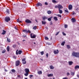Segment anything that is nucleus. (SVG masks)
<instances>
[{
	"instance_id": "1",
	"label": "nucleus",
	"mask_w": 79,
	"mask_h": 79,
	"mask_svg": "<svg viewBox=\"0 0 79 79\" xmlns=\"http://www.w3.org/2000/svg\"><path fill=\"white\" fill-rule=\"evenodd\" d=\"M55 8H58L59 10H60V9H62V8H63V6H61V5H58V6H55Z\"/></svg>"
},
{
	"instance_id": "2",
	"label": "nucleus",
	"mask_w": 79,
	"mask_h": 79,
	"mask_svg": "<svg viewBox=\"0 0 79 79\" xmlns=\"http://www.w3.org/2000/svg\"><path fill=\"white\" fill-rule=\"evenodd\" d=\"M9 21H10V18L7 17L5 18V21L6 22H8Z\"/></svg>"
},
{
	"instance_id": "3",
	"label": "nucleus",
	"mask_w": 79,
	"mask_h": 79,
	"mask_svg": "<svg viewBox=\"0 0 79 79\" xmlns=\"http://www.w3.org/2000/svg\"><path fill=\"white\" fill-rule=\"evenodd\" d=\"M20 64V61L19 60H17L16 61V63H15V65L16 66H19V65Z\"/></svg>"
},
{
	"instance_id": "4",
	"label": "nucleus",
	"mask_w": 79,
	"mask_h": 79,
	"mask_svg": "<svg viewBox=\"0 0 79 79\" xmlns=\"http://www.w3.org/2000/svg\"><path fill=\"white\" fill-rule=\"evenodd\" d=\"M30 35L31 38H32V39H35V38L36 36L34 34H31Z\"/></svg>"
},
{
	"instance_id": "5",
	"label": "nucleus",
	"mask_w": 79,
	"mask_h": 79,
	"mask_svg": "<svg viewBox=\"0 0 79 79\" xmlns=\"http://www.w3.org/2000/svg\"><path fill=\"white\" fill-rule=\"evenodd\" d=\"M22 61L23 64H26V59L24 58L22 59Z\"/></svg>"
},
{
	"instance_id": "6",
	"label": "nucleus",
	"mask_w": 79,
	"mask_h": 79,
	"mask_svg": "<svg viewBox=\"0 0 79 79\" xmlns=\"http://www.w3.org/2000/svg\"><path fill=\"white\" fill-rule=\"evenodd\" d=\"M23 32H26V33H31V31L30 30H28V31L26 30H23Z\"/></svg>"
},
{
	"instance_id": "7",
	"label": "nucleus",
	"mask_w": 79,
	"mask_h": 79,
	"mask_svg": "<svg viewBox=\"0 0 79 79\" xmlns=\"http://www.w3.org/2000/svg\"><path fill=\"white\" fill-rule=\"evenodd\" d=\"M77 53V52H73L72 53V56H75V57H76Z\"/></svg>"
},
{
	"instance_id": "8",
	"label": "nucleus",
	"mask_w": 79,
	"mask_h": 79,
	"mask_svg": "<svg viewBox=\"0 0 79 79\" xmlns=\"http://www.w3.org/2000/svg\"><path fill=\"white\" fill-rule=\"evenodd\" d=\"M26 23H31L32 22L31 20L29 19H27L25 21Z\"/></svg>"
},
{
	"instance_id": "9",
	"label": "nucleus",
	"mask_w": 79,
	"mask_h": 79,
	"mask_svg": "<svg viewBox=\"0 0 79 79\" xmlns=\"http://www.w3.org/2000/svg\"><path fill=\"white\" fill-rule=\"evenodd\" d=\"M73 8V6L71 5H70L69 6V10H71Z\"/></svg>"
},
{
	"instance_id": "10",
	"label": "nucleus",
	"mask_w": 79,
	"mask_h": 79,
	"mask_svg": "<svg viewBox=\"0 0 79 79\" xmlns=\"http://www.w3.org/2000/svg\"><path fill=\"white\" fill-rule=\"evenodd\" d=\"M54 53L55 55H56V54H57L59 53V51H58V50H57L56 51H55Z\"/></svg>"
},
{
	"instance_id": "11",
	"label": "nucleus",
	"mask_w": 79,
	"mask_h": 79,
	"mask_svg": "<svg viewBox=\"0 0 79 79\" xmlns=\"http://www.w3.org/2000/svg\"><path fill=\"white\" fill-rule=\"evenodd\" d=\"M25 71L26 73H29V70L28 69H25Z\"/></svg>"
},
{
	"instance_id": "12",
	"label": "nucleus",
	"mask_w": 79,
	"mask_h": 79,
	"mask_svg": "<svg viewBox=\"0 0 79 79\" xmlns=\"http://www.w3.org/2000/svg\"><path fill=\"white\" fill-rule=\"evenodd\" d=\"M37 6H42V4L40 3L39 2L36 4Z\"/></svg>"
},
{
	"instance_id": "13",
	"label": "nucleus",
	"mask_w": 79,
	"mask_h": 79,
	"mask_svg": "<svg viewBox=\"0 0 79 79\" xmlns=\"http://www.w3.org/2000/svg\"><path fill=\"white\" fill-rule=\"evenodd\" d=\"M71 20H72L73 23H75L76 22V19L74 18H73L71 19Z\"/></svg>"
},
{
	"instance_id": "14",
	"label": "nucleus",
	"mask_w": 79,
	"mask_h": 79,
	"mask_svg": "<svg viewBox=\"0 0 79 79\" xmlns=\"http://www.w3.org/2000/svg\"><path fill=\"white\" fill-rule=\"evenodd\" d=\"M59 13H60V14H62V13H63V11H62V10L59 9Z\"/></svg>"
},
{
	"instance_id": "15",
	"label": "nucleus",
	"mask_w": 79,
	"mask_h": 79,
	"mask_svg": "<svg viewBox=\"0 0 79 79\" xmlns=\"http://www.w3.org/2000/svg\"><path fill=\"white\" fill-rule=\"evenodd\" d=\"M37 73L38 74H42V72L41 71H38Z\"/></svg>"
},
{
	"instance_id": "16",
	"label": "nucleus",
	"mask_w": 79,
	"mask_h": 79,
	"mask_svg": "<svg viewBox=\"0 0 79 79\" xmlns=\"http://www.w3.org/2000/svg\"><path fill=\"white\" fill-rule=\"evenodd\" d=\"M69 65H71L73 64V62L72 61H69Z\"/></svg>"
},
{
	"instance_id": "17",
	"label": "nucleus",
	"mask_w": 79,
	"mask_h": 79,
	"mask_svg": "<svg viewBox=\"0 0 79 79\" xmlns=\"http://www.w3.org/2000/svg\"><path fill=\"white\" fill-rule=\"evenodd\" d=\"M53 19L55 20V21H58V18L56 17H54Z\"/></svg>"
},
{
	"instance_id": "18",
	"label": "nucleus",
	"mask_w": 79,
	"mask_h": 79,
	"mask_svg": "<svg viewBox=\"0 0 79 79\" xmlns=\"http://www.w3.org/2000/svg\"><path fill=\"white\" fill-rule=\"evenodd\" d=\"M53 74H48V77H51V76H53Z\"/></svg>"
},
{
	"instance_id": "19",
	"label": "nucleus",
	"mask_w": 79,
	"mask_h": 79,
	"mask_svg": "<svg viewBox=\"0 0 79 79\" xmlns=\"http://www.w3.org/2000/svg\"><path fill=\"white\" fill-rule=\"evenodd\" d=\"M65 44V41H63L61 44L62 46H64V44Z\"/></svg>"
},
{
	"instance_id": "20",
	"label": "nucleus",
	"mask_w": 79,
	"mask_h": 79,
	"mask_svg": "<svg viewBox=\"0 0 79 79\" xmlns=\"http://www.w3.org/2000/svg\"><path fill=\"white\" fill-rule=\"evenodd\" d=\"M76 57L78 58L79 57V53L77 52V54L76 55Z\"/></svg>"
},
{
	"instance_id": "21",
	"label": "nucleus",
	"mask_w": 79,
	"mask_h": 79,
	"mask_svg": "<svg viewBox=\"0 0 79 79\" xmlns=\"http://www.w3.org/2000/svg\"><path fill=\"white\" fill-rule=\"evenodd\" d=\"M7 40L8 42H11V40H10V39L8 38L7 39Z\"/></svg>"
},
{
	"instance_id": "22",
	"label": "nucleus",
	"mask_w": 79,
	"mask_h": 79,
	"mask_svg": "<svg viewBox=\"0 0 79 79\" xmlns=\"http://www.w3.org/2000/svg\"><path fill=\"white\" fill-rule=\"evenodd\" d=\"M43 19L44 21L45 19H47V17H46V16L43 17Z\"/></svg>"
},
{
	"instance_id": "23",
	"label": "nucleus",
	"mask_w": 79,
	"mask_h": 79,
	"mask_svg": "<svg viewBox=\"0 0 79 79\" xmlns=\"http://www.w3.org/2000/svg\"><path fill=\"white\" fill-rule=\"evenodd\" d=\"M3 32L2 33V35H4L6 33V31L4 30H3Z\"/></svg>"
},
{
	"instance_id": "24",
	"label": "nucleus",
	"mask_w": 79,
	"mask_h": 79,
	"mask_svg": "<svg viewBox=\"0 0 79 79\" xmlns=\"http://www.w3.org/2000/svg\"><path fill=\"white\" fill-rule=\"evenodd\" d=\"M7 52H9L10 51V47L7 46L6 48Z\"/></svg>"
},
{
	"instance_id": "25",
	"label": "nucleus",
	"mask_w": 79,
	"mask_h": 79,
	"mask_svg": "<svg viewBox=\"0 0 79 79\" xmlns=\"http://www.w3.org/2000/svg\"><path fill=\"white\" fill-rule=\"evenodd\" d=\"M77 68H79V65H77L75 66V69H77Z\"/></svg>"
},
{
	"instance_id": "26",
	"label": "nucleus",
	"mask_w": 79,
	"mask_h": 79,
	"mask_svg": "<svg viewBox=\"0 0 79 79\" xmlns=\"http://www.w3.org/2000/svg\"><path fill=\"white\" fill-rule=\"evenodd\" d=\"M18 54H19L20 55H21V53H22V51H19L18 52Z\"/></svg>"
},
{
	"instance_id": "27",
	"label": "nucleus",
	"mask_w": 79,
	"mask_h": 79,
	"mask_svg": "<svg viewBox=\"0 0 79 79\" xmlns=\"http://www.w3.org/2000/svg\"><path fill=\"white\" fill-rule=\"evenodd\" d=\"M47 13L49 15H50L52 13V11H50V10H48V11Z\"/></svg>"
},
{
	"instance_id": "28",
	"label": "nucleus",
	"mask_w": 79,
	"mask_h": 79,
	"mask_svg": "<svg viewBox=\"0 0 79 79\" xmlns=\"http://www.w3.org/2000/svg\"><path fill=\"white\" fill-rule=\"evenodd\" d=\"M52 17H51L50 18H48V20L49 21H50L52 20Z\"/></svg>"
},
{
	"instance_id": "29",
	"label": "nucleus",
	"mask_w": 79,
	"mask_h": 79,
	"mask_svg": "<svg viewBox=\"0 0 79 79\" xmlns=\"http://www.w3.org/2000/svg\"><path fill=\"white\" fill-rule=\"evenodd\" d=\"M37 26H35L33 27V29H34V30H35L36 29H37Z\"/></svg>"
},
{
	"instance_id": "30",
	"label": "nucleus",
	"mask_w": 79,
	"mask_h": 79,
	"mask_svg": "<svg viewBox=\"0 0 79 79\" xmlns=\"http://www.w3.org/2000/svg\"><path fill=\"white\" fill-rule=\"evenodd\" d=\"M50 68L51 69H54V67L52 65L50 66Z\"/></svg>"
},
{
	"instance_id": "31",
	"label": "nucleus",
	"mask_w": 79,
	"mask_h": 79,
	"mask_svg": "<svg viewBox=\"0 0 79 79\" xmlns=\"http://www.w3.org/2000/svg\"><path fill=\"white\" fill-rule=\"evenodd\" d=\"M29 74V73H26L24 74V75L25 76H28V75Z\"/></svg>"
},
{
	"instance_id": "32",
	"label": "nucleus",
	"mask_w": 79,
	"mask_h": 79,
	"mask_svg": "<svg viewBox=\"0 0 79 79\" xmlns=\"http://www.w3.org/2000/svg\"><path fill=\"white\" fill-rule=\"evenodd\" d=\"M42 24H46V22H44L43 21H42Z\"/></svg>"
},
{
	"instance_id": "33",
	"label": "nucleus",
	"mask_w": 79,
	"mask_h": 79,
	"mask_svg": "<svg viewBox=\"0 0 79 79\" xmlns=\"http://www.w3.org/2000/svg\"><path fill=\"white\" fill-rule=\"evenodd\" d=\"M11 71L13 73H15V72H16V70H15L14 69H13L11 70Z\"/></svg>"
},
{
	"instance_id": "34",
	"label": "nucleus",
	"mask_w": 79,
	"mask_h": 79,
	"mask_svg": "<svg viewBox=\"0 0 79 79\" xmlns=\"http://www.w3.org/2000/svg\"><path fill=\"white\" fill-rule=\"evenodd\" d=\"M67 48L69 49V48H71V47H70V46L69 45H67Z\"/></svg>"
},
{
	"instance_id": "35",
	"label": "nucleus",
	"mask_w": 79,
	"mask_h": 79,
	"mask_svg": "<svg viewBox=\"0 0 79 79\" xmlns=\"http://www.w3.org/2000/svg\"><path fill=\"white\" fill-rule=\"evenodd\" d=\"M64 28H67L68 27V25L66 24H65L64 25Z\"/></svg>"
},
{
	"instance_id": "36",
	"label": "nucleus",
	"mask_w": 79,
	"mask_h": 79,
	"mask_svg": "<svg viewBox=\"0 0 79 79\" xmlns=\"http://www.w3.org/2000/svg\"><path fill=\"white\" fill-rule=\"evenodd\" d=\"M52 2L54 3H56V1L55 0H52Z\"/></svg>"
},
{
	"instance_id": "37",
	"label": "nucleus",
	"mask_w": 79,
	"mask_h": 79,
	"mask_svg": "<svg viewBox=\"0 0 79 79\" xmlns=\"http://www.w3.org/2000/svg\"><path fill=\"white\" fill-rule=\"evenodd\" d=\"M9 10L8 9H7V11H6V13H8V14H9Z\"/></svg>"
},
{
	"instance_id": "38",
	"label": "nucleus",
	"mask_w": 79,
	"mask_h": 79,
	"mask_svg": "<svg viewBox=\"0 0 79 79\" xmlns=\"http://www.w3.org/2000/svg\"><path fill=\"white\" fill-rule=\"evenodd\" d=\"M71 75H72L73 76L74 75V72H71Z\"/></svg>"
},
{
	"instance_id": "39",
	"label": "nucleus",
	"mask_w": 79,
	"mask_h": 79,
	"mask_svg": "<svg viewBox=\"0 0 79 79\" xmlns=\"http://www.w3.org/2000/svg\"><path fill=\"white\" fill-rule=\"evenodd\" d=\"M17 22H18V23H21L22 22L21 21L19 20V19L17 20Z\"/></svg>"
},
{
	"instance_id": "40",
	"label": "nucleus",
	"mask_w": 79,
	"mask_h": 79,
	"mask_svg": "<svg viewBox=\"0 0 79 79\" xmlns=\"http://www.w3.org/2000/svg\"><path fill=\"white\" fill-rule=\"evenodd\" d=\"M5 52H6V50L5 49H4L3 50V51L2 52V53H5Z\"/></svg>"
},
{
	"instance_id": "41",
	"label": "nucleus",
	"mask_w": 79,
	"mask_h": 79,
	"mask_svg": "<svg viewBox=\"0 0 79 79\" xmlns=\"http://www.w3.org/2000/svg\"><path fill=\"white\" fill-rule=\"evenodd\" d=\"M16 44H15L13 45L12 47L13 48H15L16 47Z\"/></svg>"
},
{
	"instance_id": "42",
	"label": "nucleus",
	"mask_w": 79,
	"mask_h": 79,
	"mask_svg": "<svg viewBox=\"0 0 79 79\" xmlns=\"http://www.w3.org/2000/svg\"><path fill=\"white\" fill-rule=\"evenodd\" d=\"M64 11L66 13H69L68 10H65Z\"/></svg>"
},
{
	"instance_id": "43",
	"label": "nucleus",
	"mask_w": 79,
	"mask_h": 79,
	"mask_svg": "<svg viewBox=\"0 0 79 79\" xmlns=\"http://www.w3.org/2000/svg\"><path fill=\"white\" fill-rule=\"evenodd\" d=\"M45 40H48L49 39L47 37H45Z\"/></svg>"
},
{
	"instance_id": "44",
	"label": "nucleus",
	"mask_w": 79,
	"mask_h": 79,
	"mask_svg": "<svg viewBox=\"0 0 79 79\" xmlns=\"http://www.w3.org/2000/svg\"><path fill=\"white\" fill-rule=\"evenodd\" d=\"M40 53L42 55H44V52L42 51L40 52Z\"/></svg>"
},
{
	"instance_id": "45",
	"label": "nucleus",
	"mask_w": 79,
	"mask_h": 79,
	"mask_svg": "<svg viewBox=\"0 0 79 79\" xmlns=\"http://www.w3.org/2000/svg\"><path fill=\"white\" fill-rule=\"evenodd\" d=\"M30 78H31L32 77H33V75H31L29 76Z\"/></svg>"
},
{
	"instance_id": "46",
	"label": "nucleus",
	"mask_w": 79,
	"mask_h": 79,
	"mask_svg": "<svg viewBox=\"0 0 79 79\" xmlns=\"http://www.w3.org/2000/svg\"><path fill=\"white\" fill-rule=\"evenodd\" d=\"M57 16H59V17H60V18H61V15H57Z\"/></svg>"
},
{
	"instance_id": "47",
	"label": "nucleus",
	"mask_w": 79,
	"mask_h": 79,
	"mask_svg": "<svg viewBox=\"0 0 79 79\" xmlns=\"http://www.w3.org/2000/svg\"><path fill=\"white\" fill-rule=\"evenodd\" d=\"M46 55L47 58H48V53H47L46 54Z\"/></svg>"
},
{
	"instance_id": "48",
	"label": "nucleus",
	"mask_w": 79,
	"mask_h": 79,
	"mask_svg": "<svg viewBox=\"0 0 79 79\" xmlns=\"http://www.w3.org/2000/svg\"><path fill=\"white\" fill-rule=\"evenodd\" d=\"M59 32H60V31L57 32L56 33V35H58V34H59Z\"/></svg>"
},
{
	"instance_id": "49",
	"label": "nucleus",
	"mask_w": 79,
	"mask_h": 79,
	"mask_svg": "<svg viewBox=\"0 0 79 79\" xmlns=\"http://www.w3.org/2000/svg\"><path fill=\"white\" fill-rule=\"evenodd\" d=\"M62 34L64 35H66V34L64 33V32H62Z\"/></svg>"
},
{
	"instance_id": "50",
	"label": "nucleus",
	"mask_w": 79,
	"mask_h": 79,
	"mask_svg": "<svg viewBox=\"0 0 79 79\" xmlns=\"http://www.w3.org/2000/svg\"><path fill=\"white\" fill-rule=\"evenodd\" d=\"M13 58H14V59H16V56H13Z\"/></svg>"
},
{
	"instance_id": "51",
	"label": "nucleus",
	"mask_w": 79,
	"mask_h": 79,
	"mask_svg": "<svg viewBox=\"0 0 79 79\" xmlns=\"http://www.w3.org/2000/svg\"><path fill=\"white\" fill-rule=\"evenodd\" d=\"M62 79H68V78L67 77H65L63 78Z\"/></svg>"
},
{
	"instance_id": "52",
	"label": "nucleus",
	"mask_w": 79,
	"mask_h": 79,
	"mask_svg": "<svg viewBox=\"0 0 79 79\" xmlns=\"http://www.w3.org/2000/svg\"><path fill=\"white\" fill-rule=\"evenodd\" d=\"M45 5H48V3H47V2H45Z\"/></svg>"
},
{
	"instance_id": "53",
	"label": "nucleus",
	"mask_w": 79,
	"mask_h": 79,
	"mask_svg": "<svg viewBox=\"0 0 79 79\" xmlns=\"http://www.w3.org/2000/svg\"><path fill=\"white\" fill-rule=\"evenodd\" d=\"M67 76H68L69 75V73H67Z\"/></svg>"
},
{
	"instance_id": "54",
	"label": "nucleus",
	"mask_w": 79,
	"mask_h": 79,
	"mask_svg": "<svg viewBox=\"0 0 79 79\" xmlns=\"http://www.w3.org/2000/svg\"><path fill=\"white\" fill-rule=\"evenodd\" d=\"M73 15H76V13H73L72 14Z\"/></svg>"
},
{
	"instance_id": "55",
	"label": "nucleus",
	"mask_w": 79,
	"mask_h": 79,
	"mask_svg": "<svg viewBox=\"0 0 79 79\" xmlns=\"http://www.w3.org/2000/svg\"><path fill=\"white\" fill-rule=\"evenodd\" d=\"M77 77H78V78H79V74H77Z\"/></svg>"
},
{
	"instance_id": "56",
	"label": "nucleus",
	"mask_w": 79,
	"mask_h": 79,
	"mask_svg": "<svg viewBox=\"0 0 79 79\" xmlns=\"http://www.w3.org/2000/svg\"><path fill=\"white\" fill-rule=\"evenodd\" d=\"M15 29H16V30H17V28H16V27H15Z\"/></svg>"
},
{
	"instance_id": "57",
	"label": "nucleus",
	"mask_w": 79,
	"mask_h": 79,
	"mask_svg": "<svg viewBox=\"0 0 79 79\" xmlns=\"http://www.w3.org/2000/svg\"><path fill=\"white\" fill-rule=\"evenodd\" d=\"M16 55H18V52H16Z\"/></svg>"
},
{
	"instance_id": "58",
	"label": "nucleus",
	"mask_w": 79,
	"mask_h": 79,
	"mask_svg": "<svg viewBox=\"0 0 79 79\" xmlns=\"http://www.w3.org/2000/svg\"><path fill=\"white\" fill-rule=\"evenodd\" d=\"M18 77L20 78V76H19V75H18Z\"/></svg>"
},
{
	"instance_id": "59",
	"label": "nucleus",
	"mask_w": 79,
	"mask_h": 79,
	"mask_svg": "<svg viewBox=\"0 0 79 79\" xmlns=\"http://www.w3.org/2000/svg\"><path fill=\"white\" fill-rule=\"evenodd\" d=\"M24 41H26V40H23V42H24Z\"/></svg>"
},
{
	"instance_id": "60",
	"label": "nucleus",
	"mask_w": 79,
	"mask_h": 79,
	"mask_svg": "<svg viewBox=\"0 0 79 79\" xmlns=\"http://www.w3.org/2000/svg\"><path fill=\"white\" fill-rule=\"evenodd\" d=\"M34 44H35V43L34 42Z\"/></svg>"
},
{
	"instance_id": "61",
	"label": "nucleus",
	"mask_w": 79,
	"mask_h": 79,
	"mask_svg": "<svg viewBox=\"0 0 79 79\" xmlns=\"http://www.w3.org/2000/svg\"><path fill=\"white\" fill-rule=\"evenodd\" d=\"M25 79H27V78H25Z\"/></svg>"
},
{
	"instance_id": "62",
	"label": "nucleus",
	"mask_w": 79,
	"mask_h": 79,
	"mask_svg": "<svg viewBox=\"0 0 79 79\" xmlns=\"http://www.w3.org/2000/svg\"><path fill=\"white\" fill-rule=\"evenodd\" d=\"M26 37V35H25L24 36V37Z\"/></svg>"
},
{
	"instance_id": "63",
	"label": "nucleus",
	"mask_w": 79,
	"mask_h": 79,
	"mask_svg": "<svg viewBox=\"0 0 79 79\" xmlns=\"http://www.w3.org/2000/svg\"><path fill=\"white\" fill-rule=\"evenodd\" d=\"M51 25H52V23H51V24H50Z\"/></svg>"
},
{
	"instance_id": "64",
	"label": "nucleus",
	"mask_w": 79,
	"mask_h": 79,
	"mask_svg": "<svg viewBox=\"0 0 79 79\" xmlns=\"http://www.w3.org/2000/svg\"><path fill=\"white\" fill-rule=\"evenodd\" d=\"M41 60H43L42 59H41Z\"/></svg>"
}]
</instances>
